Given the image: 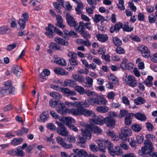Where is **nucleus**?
Returning <instances> with one entry per match:
<instances>
[{"label": "nucleus", "instance_id": "39", "mask_svg": "<svg viewBox=\"0 0 157 157\" xmlns=\"http://www.w3.org/2000/svg\"><path fill=\"white\" fill-rule=\"evenodd\" d=\"M153 78L151 76H148L147 78H146L144 82L143 83L148 86H151L152 85V80H153Z\"/></svg>", "mask_w": 157, "mask_h": 157}, {"label": "nucleus", "instance_id": "8", "mask_svg": "<svg viewBox=\"0 0 157 157\" xmlns=\"http://www.w3.org/2000/svg\"><path fill=\"white\" fill-rule=\"evenodd\" d=\"M137 50L139 53H140L142 56L146 58H148L150 57L151 54L149 48L147 47L142 45L138 47Z\"/></svg>", "mask_w": 157, "mask_h": 157}, {"label": "nucleus", "instance_id": "42", "mask_svg": "<svg viewBox=\"0 0 157 157\" xmlns=\"http://www.w3.org/2000/svg\"><path fill=\"white\" fill-rule=\"evenodd\" d=\"M28 132V129L27 128L25 127H23L20 130L15 131V133L18 136H22L25 133H27Z\"/></svg>", "mask_w": 157, "mask_h": 157}, {"label": "nucleus", "instance_id": "45", "mask_svg": "<svg viewBox=\"0 0 157 157\" xmlns=\"http://www.w3.org/2000/svg\"><path fill=\"white\" fill-rule=\"evenodd\" d=\"M63 31L64 34L68 36H76L77 34L73 31H69L65 29H63Z\"/></svg>", "mask_w": 157, "mask_h": 157}, {"label": "nucleus", "instance_id": "12", "mask_svg": "<svg viewBox=\"0 0 157 157\" xmlns=\"http://www.w3.org/2000/svg\"><path fill=\"white\" fill-rule=\"evenodd\" d=\"M66 17L68 24L70 27H75L78 25L74 18L69 13H67Z\"/></svg>", "mask_w": 157, "mask_h": 157}, {"label": "nucleus", "instance_id": "34", "mask_svg": "<svg viewBox=\"0 0 157 157\" xmlns=\"http://www.w3.org/2000/svg\"><path fill=\"white\" fill-rule=\"evenodd\" d=\"M122 29L124 31L130 32L133 29V27L131 25H129L128 22H125L122 26Z\"/></svg>", "mask_w": 157, "mask_h": 157}, {"label": "nucleus", "instance_id": "43", "mask_svg": "<svg viewBox=\"0 0 157 157\" xmlns=\"http://www.w3.org/2000/svg\"><path fill=\"white\" fill-rule=\"evenodd\" d=\"M134 102L136 105H141L145 102V100L141 97H138L134 100Z\"/></svg>", "mask_w": 157, "mask_h": 157}, {"label": "nucleus", "instance_id": "46", "mask_svg": "<svg viewBox=\"0 0 157 157\" xmlns=\"http://www.w3.org/2000/svg\"><path fill=\"white\" fill-rule=\"evenodd\" d=\"M88 100L81 102H78L79 106L80 107L83 108L84 107L87 108L89 107L90 105Z\"/></svg>", "mask_w": 157, "mask_h": 157}, {"label": "nucleus", "instance_id": "36", "mask_svg": "<svg viewBox=\"0 0 157 157\" xmlns=\"http://www.w3.org/2000/svg\"><path fill=\"white\" fill-rule=\"evenodd\" d=\"M26 22L24 21L23 19H20L18 21V24L19 25L18 26V29L19 30H23L25 27L26 23Z\"/></svg>", "mask_w": 157, "mask_h": 157}, {"label": "nucleus", "instance_id": "52", "mask_svg": "<svg viewBox=\"0 0 157 157\" xmlns=\"http://www.w3.org/2000/svg\"><path fill=\"white\" fill-rule=\"evenodd\" d=\"M123 26V24L122 23L118 22L115 25L114 29L115 31L118 32L119 31L121 28H122Z\"/></svg>", "mask_w": 157, "mask_h": 157}, {"label": "nucleus", "instance_id": "59", "mask_svg": "<svg viewBox=\"0 0 157 157\" xmlns=\"http://www.w3.org/2000/svg\"><path fill=\"white\" fill-rule=\"evenodd\" d=\"M67 141H68L71 143H75L76 141L75 137L72 136H68L65 139Z\"/></svg>", "mask_w": 157, "mask_h": 157}, {"label": "nucleus", "instance_id": "2", "mask_svg": "<svg viewBox=\"0 0 157 157\" xmlns=\"http://www.w3.org/2000/svg\"><path fill=\"white\" fill-rule=\"evenodd\" d=\"M152 144L151 141L148 139H146L144 142V146L141 148L140 155L144 156L146 154H148L152 157H157V152H153Z\"/></svg>", "mask_w": 157, "mask_h": 157}, {"label": "nucleus", "instance_id": "19", "mask_svg": "<svg viewBox=\"0 0 157 157\" xmlns=\"http://www.w3.org/2000/svg\"><path fill=\"white\" fill-rule=\"evenodd\" d=\"M54 62L62 66H65L67 64L66 60L63 58L61 57H56L55 59Z\"/></svg>", "mask_w": 157, "mask_h": 157}, {"label": "nucleus", "instance_id": "63", "mask_svg": "<svg viewBox=\"0 0 157 157\" xmlns=\"http://www.w3.org/2000/svg\"><path fill=\"white\" fill-rule=\"evenodd\" d=\"M61 4L67 10H69L71 9L72 6L70 3L68 2H67L65 4H64L63 2V4Z\"/></svg>", "mask_w": 157, "mask_h": 157}, {"label": "nucleus", "instance_id": "50", "mask_svg": "<svg viewBox=\"0 0 157 157\" xmlns=\"http://www.w3.org/2000/svg\"><path fill=\"white\" fill-rule=\"evenodd\" d=\"M53 5L55 8L56 11L59 13H61V7L59 2H54L53 3Z\"/></svg>", "mask_w": 157, "mask_h": 157}, {"label": "nucleus", "instance_id": "37", "mask_svg": "<svg viewBox=\"0 0 157 157\" xmlns=\"http://www.w3.org/2000/svg\"><path fill=\"white\" fill-rule=\"evenodd\" d=\"M74 89L80 95L83 94L85 93V89L82 86L75 85L74 87Z\"/></svg>", "mask_w": 157, "mask_h": 157}, {"label": "nucleus", "instance_id": "64", "mask_svg": "<svg viewBox=\"0 0 157 157\" xmlns=\"http://www.w3.org/2000/svg\"><path fill=\"white\" fill-rule=\"evenodd\" d=\"M115 94L113 91H111L107 94V97L110 100H113L114 98Z\"/></svg>", "mask_w": 157, "mask_h": 157}, {"label": "nucleus", "instance_id": "18", "mask_svg": "<svg viewBox=\"0 0 157 157\" xmlns=\"http://www.w3.org/2000/svg\"><path fill=\"white\" fill-rule=\"evenodd\" d=\"M81 134L82 136H83L85 139L90 140L91 137V135L89 130L87 129H82Z\"/></svg>", "mask_w": 157, "mask_h": 157}, {"label": "nucleus", "instance_id": "10", "mask_svg": "<svg viewBox=\"0 0 157 157\" xmlns=\"http://www.w3.org/2000/svg\"><path fill=\"white\" fill-rule=\"evenodd\" d=\"M74 153L71 154V157H86L87 155L86 151L83 150H79L78 149H73Z\"/></svg>", "mask_w": 157, "mask_h": 157}, {"label": "nucleus", "instance_id": "48", "mask_svg": "<svg viewBox=\"0 0 157 157\" xmlns=\"http://www.w3.org/2000/svg\"><path fill=\"white\" fill-rule=\"evenodd\" d=\"M128 60L126 59H124L120 64L121 67L123 69L126 70L127 69V65Z\"/></svg>", "mask_w": 157, "mask_h": 157}, {"label": "nucleus", "instance_id": "57", "mask_svg": "<svg viewBox=\"0 0 157 157\" xmlns=\"http://www.w3.org/2000/svg\"><path fill=\"white\" fill-rule=\"evenodd\" d=\"M65 104L69 106L76 107L79 106L78 102L76 101L74 102H70L68 101H66Z\"/></svg>", "mask_w": 157, "mask_h": 157}, {"label": "nucleus", "instance_id": "38", "mask_svg": "<svg viewBox=\"0 0 157 157\" xmlns=\"http://www.w3.org/2000/svg\"><path fill=\"white\" fill-rule=\"evenodd\" d=\"M134 114L132 113H129L128 116H125V123L126 125L129 126L132 123V119L131 117V116H132Z\"/></svg>", "mask_w": 157, "mask_h": 157}, {"label": "nucleus", "instance_id": "54", "mask_svg": "<svg viewBox=\"0 0 157 157\" xmlns=\"http://www.w3.org/2000/svg\"><path fill=\"white\" fill-rule=\"evenodd\" d=\"M124 4V1L123 0H119V3L117 4L118 8L121 10H124L125 9V7Z\"/></svg>", "mask_w": 157, "mask_h": 157}, {"label": "nucleus", "instance_id": "11", "mask_svg": "<svg viewBox=\"0 0 157 157\" xmlns=\"http://www.w3.org/2000/svg\"><path fill=\"white\" fill-rule=\"evenodd\" d=\"M104 124L109 128H113L115 125V119L110 116L104 118Z\"/></svg>", "mask_w": 157, "mask_h": 157}, {"label": "nucleus", "instance_id": "7", "mask_svg": "<svg viewBox=\"0 0 157 157\" xmlns=\"http://www.w3.org/2000/svg\"><path fill=\"white\" fill-rule=\"evenodd\" d=\"M121 133L119 135V137L121 140L124 141L128 140V136L132 134L131 130L128 127H124L121 128Z\"/></svg>", "mask_w": 157, "mask_h": 157}, {"label": "nucleus", "instance_id": "58", "mask_svg": "<svg viewBox=\"0 0 157 157\" xmlns=\"http://www.w3.org/2000/svg\"><path fill=\"white\" fill-rule=\"evenodd\" d=\"M149 22L150 23H153L155 22L156 18L155 16L153 14H151L148 16Z\"/></svg>", "mask_w": 157, "mask_h": 157}, {"label": "nucleus", "instance_id": "26", "mask_svg": "<svg viewBox=\"0 0 157 157\" xmlns=\"http://www.w3.org/2000/svg\"><path fill=\"white\" fill-rule=\"evenodd\" d=\"M55 27L51 25H49L48 27H46V29L47 30V32L45 33L46 35L49 36H53V30L54 31V28Z\"/></svg>", "mask_w": 157, "mask_h": 157}, {"label": "nucleus", "instance_id": "29", "mask_svg": "<svg viewBox=\"0 0 157 157\" xmlns=\"http://www.w3.org/2000/svg\"><path fill=\"white\" fill-rule=\"evenodd\" d=\"M49 116L48 112L47 111H45L43 112L40 115V118L41 121L44 122H45L48 121Z\"/></svg>", "mask_w": 157, "mask_h": 157}, {"label": "nucleus", "instance_id": "33", "mask_svg": "<svg viewBox=\"0 0 157 157\" xmlns=\"http://www.w3.org/2000/svg\"><path fill=\"white\" fill-rule=\"evenodd\" d=\"M134 115L136 119L141 121H144L146 120V117L144 114L141 113H136Z\"/></svg>", "mask_w": 157, "mask_h": 157}, {"label": "nucleus", "instance_id": "30", "mask_svg": "<svg viewBox=\"0 0 157 157\" xmlns=\"http://www.w3.org/2000/svg\"><path fill=\"white\" fill-rule=\"evenodd\" d=\"M23 141L21 138H15L11 140L10 144L13 146H16L20 144Z\"/></svg>", "mask_w": 157, "mask_h": 157}, {"label": "nucleus", "instance_id": "14", "mask_svg": "<svg viewBox=\"0 0 157 157\" xmlns=\"http://www.w3.org/2000/svg\"><path fill=\"white\" fill-rule=\"evenodd\" d=\"M76 109L71 108L70 109H68V113H72L74 115H81L82 107H80L79 106H76Z\"/></svg>", "mask_w": 157, "mask_h": 157}, {"label": "nucleus", "instance_id": "25", "mask_svg": "<svg viewBox=\"0 0 157 157\" xmlns=\"http://www.w3.org/2000/svg\"><path fill=\"white\" fill-rule=\"evenodd\" d=\"M77 7L75 8V10L78 14H81L82 10L83 8V5L82 3L80 0L77 2Z\"/></svg>", "mask_w": 157, "mask_h": 157}, {"label": "nucleus", "instance_id": "47", "mask_svg": "<svg viewBox=\"0 0 157 157\" xmlns=\"http://www.w3.org/2000/svg\"><path fill=\"white\" fill-rule=\"evenodd\" d=\"M113 40L114 44L116 46H120L122 45L121 40L117 37H114L113 38Z\"/></svg>", "mask_w": 157, "mask_h": 157}, {"label": "nucleus", "instance_id": "40", "mask_svg": "<svg viewBox=\"0 0 157 157\" xmlns=\"http://www.w3.org/2000/svg\"><path fill=\"white\" fill-rule=\"evenodd\" d=\"M93 113H94L91 111L87 110V109L82 108L81 111V115H83L86 116H90L92 115L91 117H93Z\"/></svg>", "mask_w": 157, "mask_h": 157}, {"label": "nucleus", "instance_id": "6", "mask_svg": "<svg viewBox=\"0 0 157 157\" xmlns=\"http://www.w3.org/2000/svg\"><path fill=\"white\" fill-rule=\"evenodd\" d=\"M125 83L129 86L134 87L137 86V82L135 77L133 75L125 76L123 77Z\"/></svg>", "mask_w": 157, "mask_h": 157}, {"label": "nucleus", "instance_id": "51", "mask_svg": "<svg viewBox=\"0 0 157 157\" xmlns=\"http://www.w3.org/2000/svg\"><path fill=\"white\" fill-rule=\"evenodd\" d=\"M92 130L95 133L98 135L101 133L102 131L101 129L96 126H94L92 128Z\"/></svg>", "mask_w": 157, "mask_h": 157}, {"label": "nucleus", "instance_id": "53", "mask_svg": "<svg viewBox=\"0 0 157 157\" xmlns=\"http://www.w3.org/2000/svg\"><path fill=\"white\" fill-rule=\"evenodd\" d=\"M80 34L86 40H88L90 38V37L89 33L85 30L81 32V33Z\"/></svg>", "mask_w": 157, "mask_h": 157}, {"label": "nucleus", "instance_id": "35", "mask_svg": "<svg viewBox=\"0 0 157 157\" xmlns=\"http://www.w3.org/2000/svg\"><path fill=\"white\" fill-rule=\"evenodd\" d=\"M94 21L97 23L98 22L101 21V23L105 21V19L104 17L100 14H95V17L93 18Z\"/></svg>", "mask_w": 157, "mask_h": 157}, {"label": "nucleus", "instance_id": "24", "mask_svg": "<svg viewBox=\"0 0 157 157\" xmlns=\"http://www.w3.org/2000/svg\"><path fill=\"white\" fill-rule=\"evenodd\" d=\"M56 19L57 21L56 25L60 28H64L65 26L63 24V20L62 16L59 15H57L56 16Z\"/></svg>", "mask_w": 157, "mask_h": 157}, {"label": "nucleus", "instance_id": "31", "mask_svg": "<svg viewBox=\"0 0 157 157\" xmlns=\"http://www.w3.org/2000/svg\"><path fill=\"white\" fill-rule=\"evenodd\" d=\"M96 110L98 112L105 113L109 111V109L106 106H98L96 108Z\"/></svg>", "mask_w": 157, "mask_h": 157}, {"label": "nucleus", "instance_id": "13", "mask_svg": "<svg viewBox=\"0 0 157 157\" xmlns=\"http://www.w3.org/2000/svg\"><path fill=\"white\" fill-rule=\"evenodd\" d=\"M91 119L95 124L102 125L104 124V118L102 117L96 116L94 113H93V117Z\"/></svg>", "mask_w": 157, "mask_h": 157}, {"label": "nucleus", "instance_id": "49", "mask_svg": "<svg viewBox=\"0 0 157 157\" xmlns=\"http://www.w3.org/2000/svg\"><path fill=\"white\" fill-rule=\"evenodd\" d=\"M9 30V27L7 26H3L0 27V32L2 34H6L7 31Z\"/></svg>", "mask_w": 157, "mask_h": 157}, {"label": "nucleus", "instance_id": "5", "mask_svg": "<svg viewBox=\"0 0 157 157\" xmlns=\"http://www.w3.org/2000/svg\"><path fill=\"white\" fill-rule=\"evenodd\" d=\"M56 124L58 127L56 128L57 133L63 136L66 137L68 135V132L67 128L64 125L58 121H56Z\"/></svg>", "mask_w": 157, "mask_h": 157}, {"label": "nucleus", "instance_id": "44", "mask_svg": "<svg viewBox=\"0 0 157 157\" xmlns=\"http://www.w3.org/2000/svg\"><path fill=\"white\" fill-rule=\"evenodd\" d=\"M49 48L50 49L53 50H62L59 46L54 42H52L50 43Z\"/></svg>", "mask_w": 157, "mask_h": 157}, {"label": "nucleus", "instance_id": "16", "mask_svg": "<svg viewBox=\"0 0 157 157\" xmlns=\"http://www.w3.org/2000/svg\"><path fill=\"white\" fill-rule=\"evenodd\" d=\"M85 79H86V82H84L82 84V85L87 88H89L91 87L93 85V80L92 78L89 76H86Z\"/></svg>", "mask_w": 157, "mask_h": 157}, {"label": "nucleus", "instance_id": "17", "mask_svg": "<svg viewBox=\"0 0 157 157\" xmlns=\"http://www.w3.org/2000/svg\"><path fill=\"white\" fill-rule=\"evenodd\" d=\"M62 120L64 123L65 124V125L68 127L71 125L72 122H75V120L70 117H66L64 118H62Z\"/></svg>", "mask_w": 157, "mask_h": 157}, {"label": "nucleus", "instance_id": "56", "mask_svg": "<svg viewBox=\"0 0 157 157\" xmlns=\"http://www.w3.org/2000/svg\"><path fill=\"white\" fill-rule=\"evenodd\" d=\"M132 129L135 131L139 132L141 129V127L139 124H134L132 126Z\"/></svg>", "mask_w": 157, "mask_h": 157}, {"label": "nucleus", "instance_id": "21", "mask_svg": "<svg viewBox=\"0 0 157 157\" xmlns=\"http://www.w3.org/2000/svg\"><path fill=\"white\" fill-rule=\"evenodd\" d=\"M54 71L56 74L62 75H67L68 74V72L65 71L62 68L59 67H56L54 69Z\"/></svg>", "mask_w": 157, "mask_h": 157}, {"label": "nucleus", "instance_id": "4", "mask_svg": "<svg viewBox=\"0 0 157 157\" xmlns=\"http://www.w3.org/2000/svg\"><path fill=\"white\" fill-rule=\"evenodd\" d=\"M89 103L91 105H96L101 104L105 105L107 100L104 98L98 95L96 93L93 96L89 97L88 99Z\"/></svg>", "mask_w": 157, "mask_h": 157}, {"label": "nucleus", "instance_id": "22", "mask_svg": "<svg viewBox=\"0 0 157 157\" xmlns=\"http://www.w3.org/2000/svg\"><path fill=\"white\" fill-rule=\"evenodd\" d=\"M55 41L58 44L60 45L67 46L68 45V42L64 40L59 37H55Z\"/></svg>", "mask_w": 157, "mask_h": 157}, {"label": "nucleus", "instance_id": "9", "mask_svg": "<svg viewBox=\"0 0 157 157\" xmlns=\"http://www.w3.org/2000/svg\"><path fill=\"white\" fill-rule=\"evenodd\" d=\"M56 111L62 115H66L68 113V109L66 108L65 105L63 103L60 102L56 106Z\"/></svg>", "mask_w": 157, "mask_h": 157}, {"label": "nucleus", "instance_id": "15", "mask_svg": "<svg viewBox=\"0 0 157 157\" xmlns=\"http://www.w3.org/2000/svg\"><path fill=\"white\" fill-rule=\"evenodd\" d=\"M12 71L17 77H19L20 76L22 69L20 66L14 65L12 67Z\"/></svg>", "mask_w": 157, "mask_h": 157}, {"label": "nucleus", "instance_id": "41", "mask_svg": "<svg viewBox=\"0 0 157 157\" xmlns=\"http://www.w3.org/2000/svg\"><path fill=\"white\" fill-rule=\"evenodd\" d=\"M74 28L75 30L79 32L80 33H81V32L84 31V28L83 22H80L79 23V25H78V24L75 27H74Z\"/></svg>", "mask_w": 157, "mask_h": 157}, {"label": "nucleus", "instance_id": "20", "mask_svg": "<svg viewBox=\"0 0 157 157\" xmlns=\"http://www.w3.org/2000/svg\"><path fill=\"white\" fill-rule=\"evenodd\" d=\"M73 78L76 81L80 83H83L85 81V78L83 76L77 74H73Z\"/></svg>", "mask_w": 157, "mask_h": 157}, {"label": "nucleus", "instance_id": "62", "mask_svg": "<svg viewBox=\"0 0 157 157\" xmlns=\"http://www.w3.org/2000/svg\"><path fill=\"white\" fill-rule=\"evenodd\" d=\"M129 113L127 110L124 109H121L120 111V114L122 117L128 116Z\"/></svg>", "mask_w": 157, "mask_h": 157}, {"label": "nucleus", "instance_id": "61", "mask_svg": "<svg viewBox=\"0 0 157 157\" xmlns=\"http://www.w3.org/2000/svg\"><path fill=\"white\" fill-rule=\"evenodd\" d=\"M58 101H54L52 99H51L49 101V105L52 108H54L58 104Z\"/></svg>", "mask_w": 157, "mask_h": 157}, {"label": "nucleus", "instance_id": "32", "mask_svg": "<svg viewBox=\"0 0 157 157\" xmlns=\"http://www.w3.org/2000/svg\"><path fill=\"white\" fill-rule=\"evenodd\" d=\"M62 92L65 94H68L71 96H74L76 95V93L74 90H71L67 88H61Z\"/></svg>", "mask_w": 157, "mask_h": 157}, {"label": "nucleus", "instance_id": "1", "mask_svg": "<svg viewBox=\"0 0 157 157\" xmlns=\"http://www.w3.org/2000/svg\"><path fill=\"white\" fill-rule=\"evenodd\" d=\"M98 146L99 150L102 152H105L107 147L109 153L113 156L116 155L121 156L123 154L122 149L119 147L115 146L114 148L113 144L108 140L99 141L98 142Z\"/></svg>", "mask_w": 157, "mask_h": 157}, {"label": "nucleus", "instance_id": "28", "mask_svg": "<svg viewBox=\"0 0 157 157\" xmlns=\"http://www.w3.org/2000/svg\"><path fill=\"white\" fill-rule=\"evenodd\" d=\"M77 85V83L73 80L67 79L64 82V85L65 86H69L74 87L75 85Z\"/></svg>", "mask_w": 157, "mask_h": 157}, {"label": "nucleus", "instance_id": "55", "mask_svg": "<svg viewBox=\"0 0 157 157\" xmlns=\"http://www.w3.org/2000/svg\"><path fill=\"white\" fill-rule=\"evenodd\" d=\"M100 0H87V3L90 6H92V8L94 9V5H96V2H100Z\"/></svg>", "mask_w": 157, "mask_h": 157}, {"label": "nucleus", "instance_id": "23", "mask_svg": "<svg viewBox=\"0 0 157 157\" xmlns=\"http://www.w3.org/2000/svg\"><path fill=\"white\" fill-rule=\"evenodd\" d=\"M96 37L98 40L102 42H105L108 39L107 35L105 34H99L96 35Z\"/></svg>", "mask_w": 157, "mask_h": 157}, {"label": "nucleus", "instance_id": "27", "mask_svg": "<svg viewBox=\"0 0 157 157\" xmlns=\"http://www.w3.org/2000/svg\"><path fill=\"white\" fill-rule=\"evenodd\" d=\"M50 95L57 100L56 101H58V102H59L58 100L61 99L62 97L61 95L57 92H51L50 93Z\"/></svg>", "mask_w": 157, "mask_h": 157}, {"label": "nucleus", "instance_id": "60", "mask_svg": "<svg viewBox=\"0 0 157 157\" xmlns=\"http://www.w3.org/2000/svg\"><path fill=\"white\" fill-rule=\"evenodd\" d=\"M129 37L133 41L136 42H140L141 41L140 38L137 35H131Z\"/></svg>", "mask_w": 157, "mask_h": 157}, {"label": "nucleus", "instance_id": "3", "mask_svg": "<svg viewBox=\"0 0 157 157\" xmlns=\"http://www.w3.org/2000/svg\"><path fill=\"white\" fill-rule=\"evenodd\" d=\"M4 87H0V98L9 94H15V89L11 84L10 80L3 82Z\"/></svg>", "mask_w": 157, "mask_h": 157}]
</instances>
